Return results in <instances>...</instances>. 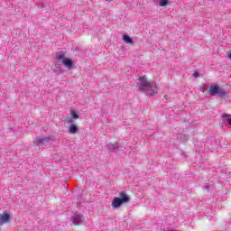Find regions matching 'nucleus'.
Segmentation results:
<instances>
[{
    "instance_id": "1",
    "label": "nucleus",
    "mask_w": 231,
    "mask_h": 231,
    "mask_svg": "<svg viewBox=\"0 0 231 231\" xmlns=\"http://www.w3.org/2000/svg\"><path fill=\"white\" fill-rule=\"evenodd\" d=\"M136 88L145 93L148 97H153L158 93V86L154 82L147 80L145 77H140L136 82Z\"/></svg>"
},
{
    "instance_id": "2",
    "label": "nucleus",
    "mask_w": 231,
    "mask_h": 231,
    "mask_svg": "<svg viewBox=\"0 0 231 231\" xmlns=\"http://www.w3.org/2000/svg\"><path fill=\"white\" fill-rule=\"evenodd\" d=\"M129 201H131V199L128 197L127 193L122 191L119 193V197L114 198L112 207L113 208H120L124 203H129Z\"/></svg>"
},
{
    "instance_id": "3",
    "label": "nucleus",
    "mask_w": 231,
    "mask_h": 231,
    "mask_svg": "<svg viewBox=\"0 0 231 231\" xmlns=\"http://www.w3.org/2000/svg\"><path fill=\"white\" fill-rule=\"evenodd\" d=\"M50 142H51V137L50 136H47V137L38 136L33 141V143H35L36 145H48Z\"/></svg>"
},
{
    "instance_id": "4",
    "label": "nucleus",
    "mask_w": 231,
    "mask_h": 231,
    "mask_svg": "<svg viewBox=\"0 0 231 231\" xmlns=\"http://www.w3.org/2000/svg\"><path fill=\"white\" fill-rule=\"evenodd\" d=\"M12 219V216L5 211L2 215H0V225H5V223H9Z\"/></svg>"
},
{
    "instance_id": "5",
    "label": "nucleus",
    "mask_w": 231,
    "mask_h": 231,
    "mask_svg": "<svg viewBox=\"0 0 231 231\" xmlns=\"http://www.w3.org/2000/svg\"><path fill=\"white\" fill-rule=\"evenodd\" d=\"M71 221L75 225H82L84 223V216L77 214L71 217Z\"/></svg>"
},
{
    "instance_id": "6",
    "label": "nucleus",
    "mask_w": 231,
    "mask_h": 231,
    "mask_svg": "<svg viewBox=\"0 0 231 231\" xmlns=\"http://www.w3.org/2000/svg\"><path fill=\"white\" fill-rule=\"evenodd\" d=\"M108 151H110L111 152H118V151H121L120 146H118V143H109L106 145Z\"/></svg>"
},
{
    "instance_id": "7",
    "label": "nucleus",
    "mask_w": 231,
    "mask_h": 231,
    "mask_svg": "<svg viewBox=\"0 0 231 231\" xmlns=\"http://www.w3.org/2000/svg\"><path fill=\"white\" fill-rule=\"evenodd\" d=\"M219 87L217 85L215 86H211L209 87V95L214 96V95H217V93H219Z\"/></svg>"
},
{
    "instance_id": "8",
    "label": "nucleus",
    "mask_w": 231,
    "mask_h": 231,
    "mask_svg": "<svg viewBox=\"0 0 231 231\" xmlns=\"http://www.w3.org/2000/svg\"><path fill=\"white\" fill-rule=\"evenodd\" d=\"M62 64H64V66L68 68V69H71V68H73V60H71L70 59L65 58Z\"/></svg>"
},
{
    "instance_id": "9",
    "label": "nucleus",
    "mask_w": 231,
    "mask_h": 231,
    "mask_svg": "<svg viewBox=\"0 0 231 231\" xmlns=\"http://www.w3.org/2000/svg\"><path fill=\"white\" fill-rule=\"evenodd\" d=\"M69 133L70 134H77V133H79V127L77 126V125L75 124L70 125L69 128Z\"/></svg>"
},
{
    "instance_id": "10",
    "label": "nucleus",
    "mask_w": 231,
    "mask_h": 231,
    "mask_svg": "<svg viewBox=\"0 0 231 231\" xmlns=\"http://www.w3.org/2000/svg\"><path fill=\"white\" fill-rule=\"evenodd\" d=\"M56 60L57 62H64V60H66V57L64 55V52H58L56 54Z\"/></svg>"
},
{
    "instance_id": "11",
    "label": "nucleus",
    "mask_w": 231,
    "mask_h": 231,
    "mask_svg": "<svg viewBox=\"0 0 231 231\" xmlns=\"http://www.w3.org/2000/svg\"><path fill=\"white\" fill-rule=\"evenodd\" d=\"M123 41L125 42H126V44H133V38H131V37H129V36H127V35H123Z\"/></svg>"
},
{
    "instance_id": "12",
    "label": "nucleus",
    "mask_w": 231,
    "mask_h": 231,
    "mask_svg": "<svg viewBox=\"0 0 231 231\" xmlns=\"http://www.w3.org/2000/svg\"><path fill=\"white\" fill-rule=\"evenodd\" d=\"M167 5H171V2H169V0H160L159 1V6H167Z\"/></svg>"
},
{
    "instance_id": "13",
    "label": "nucleus",
    "mask_w": 231,
    "mask_h": 231,
    "mask_svg": "<svg viewBox=\"0 0 231 231\" xmlns=\"http://www.w3.org/2000/svg\"><path fill=\"white\" fill-rule=\"evenodd\" d=\"M70 114H71L72 118H74L75 120H77L79 118V114H77V112H75L74 110H71Z\"/></svg>"
},
{
    "instance_id": "14",
    "label": "nucleus",
    "mask_w": 231,
    "mask_h": 231,
    "mask_svg": "<svg viewBox=\"0 0 231 231\" xmlns=\"http://www.w3.org/2000/svg\"><path fill=\"white\" fill-rule=\"evenodd\" d=\"M217 95H219V97H226V93L221 90V88H219V92L217 93Z\"/></svg>"
},
{
    "instance_id": "15",
    "label": "nucleus",
    "mask_w": 231,
    "mask_h": 231,
    "mask_svg": "<svg viewBox=\"0 0 231 231\" xmlns=\"http://www.w3.org/2000/svg\"><path fill=\"white\" fill-rule=\"evenodd\" d=\"M222 118H231V115L230 114H223Z\"/></svg>"
},
{
    "instance_id": "16",
    "label": "nucleus",
    "mask_w": 231,
    "mask_h": 231,
    "mask_svg": "<svg viewBox=\"0 0 231 231\" xmlns=\"http://www.w3.org/2000/svg\"><path fill=\"white\" fill-rule=\"evenodd\" d=\"M193 77H194L195 79H198V77H199V72L195 71V72L193 73Z\"/></svg>"
},
{
    "instance_id": "17",
    "label": "nucleus",
    "mask_w": 231,
    "mask_h": 231,
    "mask_svg": "<svg viewBox=\"0 0 231 231\" xmlns=\"http://www.w3.org/2000/svg\"><path fill=\"white\" fill-rule=\"evenodd\" d=\"M68 124H72L73 125V118L69 117L67 120Z\"/></svg>"
},
{
    "instance_id": "18",
    "label": "nucleus",
    "mask_w": 231,
    "mask_h": 231,
    "mask_svg": "<svg viewBox=\"0 0 231 231\" xmlns=\"http://www.w3.org/2000/svg\"><path fill=\"white\" fill-rule=\"evenodd\" d=\"M228 59L231 60V53L228 54Z\"/></svg>"
},
{
    "instance_id": "19",
    "label": "nucleus",
    "mask_w": 231,
    "mask_h": 231,
    "mask_svg": "<svg viewBox=\"0 0 231 231\" xmlns=\"http://www.w3.org/2000/svg\"><path fill=\"white\" fill-rule=\"evenodd\" d=\"M228 124H229V125H231V119L228 120Z\"/></svg>"
},
{
    "instance_id": "20",
    "label": "nucleus",
    "mask_w": 231,
    "mask_h": 231,
    "mask_svg": "<svg viewBox=\"0 0 231 231\" xmlns=\"http://www.w3.org/2000/svg\"><path fill=\"white\" fill-rule=\"evenodd\" d=\"M106 1H111V0H106Z\"/></svg>"
}]
</instances>
